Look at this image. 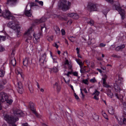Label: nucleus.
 <instances>
[{
    "label": "nucleus",
    "mask_w": 126,
    "mask_h": 126,
    "mask_svg": "<svg viewBox=\"0 0 126 126\" xmlns=\"http://www.w3.org/2000/svg\"><path fill=\"white\" fill-rule=\"evenodd\" d=\"M35 1L38 2L40 5L41 6H43V3L42 1H39L38 0H35Z\"/></svg>",
    "instance_id": "30"
},
{
    "label": "nucleus",
    "mask_w": 126,
    "mask_h": 126,
    "mask_svg": "<svg viewBox=\"0 0 126 126\" xmlns=\"http://www.w3.org/2000/svg\"><path fill=\"white\" fill-rule=\"evenodd\" d=\"M103 76L104 77L102 78V79L103 80V86L107 88L111 87L109 85L107 84L106 82V79L107 78V76L106 74L104 75Z\"/></svg>",
    "instance_id": "11"
},
{
    "label": "nucleus",
    "mask_w": 126,
    "mask_h": 126,
    "mask_svg": "<svg viewBox=\"0 0 126 126\" xmlns=\"http://www.w3.org/2000/svg\"><path fill=\"white\" fill-rule=\"evenodd\" d=\"M4 50V48L1 46H0V52H2Z\"/></svg>",
    "instance_id": "46"
},
{
    "label": "nucleus",
    "mask_w": 126,
    "mask_h": 126,
    "mask_svg": "<svg viewBox=\"0 0 126 126\" xmlns=\"http://www.w3.org/2000/svg\"><path fill=\"white\" fill-rule=\"evenodd\" d=\"M54 29L56 34L58 35L60 33V29L58 27L56 26H54Z\"/></svg>",
    "instance_id": "19"
},
{
    "label": "nucleus",
    "mask_w": 126,
    "mask_h": 126,
    "mask_svg": "<svg viewBox=\"0 0 126 126\" xmlns=\"http://www.w3.org/2000/svg\"><path fill=\"white\" fill-rule=\"evenodd\" d=\"M73 75L77 77L78 76V73L77 72H74L73 73Z\"/></svg>",
    "instance_id": "53"
},
{
    "label": "nucleus",
    "mask_w": 126,
    "mask_h": 126,
    "mask_svg": "<svg viewBox=\"0 0 126 126\" xmlns=\"http://www.w3.org/2000/svg\"><path fill=\"white\" fill-rule=\"evenodd\" d=\"M8 96L7 94L3 92L0 93V110L1 109V102H3L7 100L8 99Z\"/></svg>",
    "instance_id": "6"
},
{
    "label": "nucleus",
    "mask_w": 126,
    "mask_h": 126,
    "mask_svg": "<svg viewBox=\"0 0 126 126\" xmlns=\"http://www.w3.org/2000/svg\"><path fill=\"white\" fill-rule=\"evenodd\" d=\"M54 87H56L57 88V91L58 92H59L60 90V87L58 85V83L56 82L54 85Z\"/></svg>",
    "instance_id": "22"
},
{
    "label": "nucleus",
    "mask_w": 126,
    "mask_h": 126,
    "mask_svg": "<svg viewBox=\"0 0 126 126\" xmlns=\"http://www.w3.org/2000/svg\"><path fill=\"white\" fill-rule=\"evenodd\" d=\"M126 124V119L124 118V119L123 120V124Z\"/></svg>",
    "instance_id": "59"
},
{
    "label": "nucleus",
    "mask_w": 126,
    "mask_h": 126,
    "mask_svg": "<svg viewBox=\"0 0 126 126\" xmlns=\"http://www.w3.org/2000/svg\"><path fill=\"white\" fill-rule=\"evenodd\" d=\"M103 113L102 114H103V116H104V117L105 119H107L108 120V118L107 115L105 113V112H103V113Z\"/></svg>",
    "instance_id": "42"
},
{
    "label": "nucleus",
    "mask_w": 126,
    "mask_h": 126,
    "mask_svg": "<svg viewBox=\"0 0 126 126\" xmlns=\"http://www.w3.org/2000/svg\"><path fill=\"white\" fill-rule=\"evenodd\" d=\"M111 56L112 57L115 58H121V57L120 56L118 55H117L115 54H113L111 55Z\"/></svg>",
    "instance_id": "32"
},
{
    "label": "nucleus",
    "mask_w": 126,
    "mask_h": 126,
    "mask_svg": "<svg viewBox=\"0 0 126 126\" xmlns=\"http://www.w3.org/2000/svg\"><path fill=\"white\" fill-rule=\"evenodd\" d=\"M74 96L75 97V98L78 101L80 100L79 99V97L76 94V93L74 92Z\"/></svg>",
    "instance_id": "36"
},
{
    "label": "nucleus",
    "mask_w": 126,
    "mask_h": 126,
    "mask_svg": "<svg viewBox=\"0 0 126 126\" xmlns=\"http://www.w3.org/2000/svg\"><path fill=\"white\" fill-rule=\"evenodd\" d=\"M88 24H90L91 25H93L94 24V22L92 20H91L90 21L87 22Z\"/></svg>",
    "instance_id": "35"
},
{
    "label": "nucleus",
    "mask_w": 126,
    "mask_h": 126,
    "mask_svg": "<svg viewBox=\"0 0 126 126\" xmlns=\"http://www.w3.org/2000/svg\"><path fill=\"white\" fill-rule=\"evenodd\" d=\"M125 47V45L124 44H123L121 46H119V47H120L121 49H122L123 48H124Z\"/></svg>",
    "instance_id": "55"
},
{
    "label": "nucleus",
    "mask_w": 126,
    "mask_h": 126,
    "mask_svg": "<svg viewBox=\"0 0 126 126\" xmlns=\"http://www.w3.org/2000/svg\"><path fill=\"white\" fill-rule=\"evenodd\" d=\"M72 21L71 20H69L68 21L67 23L69 24V25H70L72 23Z\"/></svg>",
    "instance_id": "63"
},
{
    "label": "nucleus",
    "mask_w": 126,
    "mask_h": 126,
    "mask_svg": "<svg viewBox=\"0 0 126 126\" xmlns=\"http://www.w3.org/2000/svg\"><path fill=\"white\" fill-rule=\"evenodd\" d=\"M3 17L8 19L14 20L15 17L12 16L9 11L5 10L1 14Z\"/></svg>",
    "instance_id": "5"
},
{
    "label": "nucleus",
    "mask_w": 126,
    "mask_h": 126,
    "mask_svg": "<svg viewBox=\"0 0 126 126\" xmlns=\"http://www.w3.org/2000/svg\"><path fill=\"white\" fill-rule=\"evenodd\" d=\"M96 81V80L95 78L92 79L90 80V81L92 83H94Z\"/></svg>",
    "instance_id": "45"
},
{
    "label": "nucleus",
    "mask_w": 126,
    "mask_h": 126,
    "mask_svg": "<svg viewBox=\"0 0 126 126\" xmlns=\"http://www.w3.org/2000/svg\"><path fill=\"white\" fill-rule=\"evenodd\" d=\"M100 46L102 47H104L106 46V44H104L103 43H101L100 44Z\"/></svg>",
    "instance_id": "58"
},
{
    "label": "nucleus",
    "mask_w": 126,
    "mask_h": 126,
    "mask_svg": "<svg viewBox=\"0 0 126 126\" xmlns=\"http://www.w3.org/2000/svg\"><path fill=\"white\" fill-rule=\"evenodd\" d=\"M67 15L69 16L74 19H78L79 18V16L78 15L75 13L68 14H67Z\"/></svg>",
    "instance_id": "13"
},
{
    "label": "nucleus",
    "mask_w": 126,
    "mask_h": 126,
    "mask_svg": "<svg viewBox=\"0 0 126 126\" xmlns=\"http://www.w3.org/2000/svg\"><path fill=\"white\" fill-rule=\"evenodd\" d=\"M80 72L81 73H85V72L84 71V70H83L82 69H81L80 70Z\"/></svg>",
    "instance_id": "64"
},
{
    "label": "nucleus",
    "mask_w": 126,
    "mask_h": 126,
    "mask_svg": "<svg viewBox=\"0 0 126 126\" xmlns=\"http://www.w3.org/2000/svg\"><path fill=\"white\" fill-rule=\"evenodd\" d=\"M69 64L68 61V60H65V64H67L68 65Z\"/></svg>",
    "instance_id": "60"
},
{
    "label": "nucleus",
    "mask_w": 126,
    "mask_h": 126,
    "mask_svg": "<svg viewBox=\"0 0 126 126\" xmlns=\"http://www.w3.org/2000/svg\"><path fill=\"white\" fill-rule=\"evenodd\" d=\"M30 7L31 8L34 6H37L39 7L38 5L35 3L34 2H31L30 3Z\"/></svg>",
    "instance_id": "25"
},
{
    "label": "nucleus",
    "mask_w": 126,
    "mask_h": 126,
    "mask_svg": "<svg viewBox=\"0 0 126 126\" xmlns=\"http://www.w3.org/2000/svg\"><path fill=\"white\" fill-rule=\"evenodd\" d=\"M68 65V68L70 69H71V70H72L71 69V68L72 67V65L70 64H69Z\"/></svg>",
    "instance_id": "56"
},
{
    "label": "nucleus",
    "mask_w": 126,
    "mask_h": 126,
    "mask_svg": "<svg viewBox=\"0 0 126 126\" xmlns=\"http://www.w3.org/2000/svg\"><path fill=\"white\" fill-rule=\"evenodd\" d=\"M4 119L7 121L8 123L12 125V126H17L15 123L18 120V118L14 117L13 115H5L4 117Z\"/></svg>",
    "instance_id": "2"
},
{
    "label": "nucleus",
    "mask_w": 126,
    "mask_h": 126,
    "mask_svg": "<svg viewBox=\"0 0 126 126\" xmlns=\"http://www.w3.org/2000/svg\"><path fill=\"white\" fill-rule=\"evenodd\" d=\"M24 13L25 15L28 17H31L32 15V14L31 13V10H26Z\"/></svg>",
    "instance_id": "17"
},
{
    "label": "nucleus",
    "mask_w": 126,
    "mask_h": 126,
    "mask_svg": "<svg viewBox=\"0 0 126 126\" xmlns=\"http://www.w3.org/2000/svg\"><path fill=\"white\" fill-rule=\"evenodd\" d=\"M62 34V35H64L65 34V32L64 29H62L61 30Z\"/></svg>",
    "instance_id": "54"
},
{
    "label": "nucleus",
    "mask_w": 126,
    "mask_h": 126,
    "mask_svg": "<svg viewBox=\"0 0 126 126\" xmlns=\"http://www.w3.org/2000/svg\"><path fill=\"white\" fill-rule=\"evenodd\" d=\"M94 119L95 121H98L99 119L98 116L95 115H94Z\"/></svg>",
    "instance_id": "31"
},
{
    "label": "nucleus",
    "mask_w": 126,
    "mask_h": 126,
    "mask_svg": "<svg viewBox=\"0 0 126 126\" xmlns=\"http://www.w3.org/2000/svg\"><path fill=\"white\" fill-rule=\"evenodd\" d=\"M29 105L30 107L31 110L35 114L36 116L38 117H40L41 116L37 113L34 107V104L32 102H30L29 103Z\"/></svg>",
    "instance_id": "7"
},
{
    "label": "nucleus",
    "mask_w": 126,
    "mask_h": 126,
    "mask_svg": "<svg viewBox=\"0 0 126 126\" xmlns=\"http://www.w3.org/2000/svg\"><path fill=\"white\" fill-rule=\"evenodd\" d=\"M88 9L91 11L97 10L96 4L93 3H90L88 5Z\"/></svg>",
    "instance_id": "8"
},
{
    "label": "nucleus",
    "mask_w": 126,
    "mask_h": 126,
    "mask_svg": "<svg viewBox=\"0 0 126 126\" xmlns=\"http://www.w3.org/2000/svg\"><path fill=\"white\" fill-rule=\"evenodd\" d=\"M17 87L18 88L22 87V83L21 82H18L17 83Z\"/></svg>",
    "instance_id": "33"
},
{
    "label": "nucleus",
    "mask_w": 126,
    "mask_h": 126,
    "mask_svg": "<svg viewBox=\"0 0 126 126\" xmlns=\"http://www.w3.org/2000/svg\"><path fill=\"white\" fill-rule=\"evenodd\" d=\"M4 88V86L0 84V90Z\"/></svg>",
    "instance_id": "57"
},
{
    "label": "nucleus",
    "mask_w": 126,
    "mask_h": 126,
    "mask_svg": "<svg viewBox=\"0 0 126 126\" xmlns=\"http://www.w3.org/2000/svg\"><path fill=\"white\" fill-rule=\"evenodd\" d=\"M46 57V54L45 53L40 57L39 62L41 65H43L44 63L46 62V61L45 60Z\"/></svg>",
    "instance_id": "9"
},
{
    "label": "nucleus",
    "mask_w": 126,
    "mask_h": 126,
    "mask_svg": "<svg viewBox=\"0 0 126 126\" xmlns=\"http://www.w3.org/2000/svg\"><path fill=\"white\" fill-rule=\"evenodd\" d=\"M57 17L59 19L61 20L66 21L68 19L66 17H62L60 16H58Z\"/></svg>",
    "instance_id": "21"
},
{
    "label": "nucleus",
    "mask_w": 126,
    "mask_h": 126,
    "mask_svg": "<svg viewBox=\"0 0 126 126\" xmlns=\"http://www.w3.org/2000/svg\"><path fill=\"white\" fill-rule=\"evenodd\" d=\"M71 3L68 1V3L66 0H63L59 3L58 6L63 11H65L68 10L70 7Z\"/></svg>",
    "instance_id": "1"
},
{
    "label": "nucleus",
    "mask_w": 126,
    "mask_h": 126,
    "mask_svg": "<svg viewBox=\"0 0 126 126\" xmlns=\"http://www.w3.org/2000/svg\"><path fill=\"white\" fill-rule=\"evenodd\" d=\"M7 81L5 79H4L2 80V82L1 83V84L3 85H4L6 83Z\"/></svg>",
    "instance_id": "41"
},
{
    "label": "nucleus",
    "mask_w": 126,
    "mask_h": 126,
    "mask_svg": "<svg viewBox=\"0 0 126 126\" xmlns=\"http://www.w3.org/2000/svg\"><path fill=\"white\" fill-rule=\"evenodd\" d=\"M20 70H21V69H20V68H17V71L16 72V73H17V74H20V75H21V71H19Z\"/></svg>",
    "instance_id": "40"
},
{
    "label": "nucleus",
    "mask_w": 126,
    "mask_h": 126,
    "mask_svg": "<svg viewBox=\"0 0 126 126\" xmlns=\"http://www.w3.org/2000/svg\"><path fill=\"white\" fill-rule=\"evenodd\" d=\"M118 120V123L120 125L123 124V121L124 119V117L123 116L119 117L118 118L117 116L115 117Z\"/></svg>",
    "instance_id": "12"
},
{
    "label": "nucleus",
    "mask_w": 126,
    "mask_h": 126,
    "mask_svg": "<svg viewBox=\"0 0 126 126\" xmlns=\"http://www.w3.org/2000/svg\"><path fill=\"white\" fill-rule=\"evenodd\" d=\"M46 29V28L45 27V26L44 25L43 26H41V30L42 32L43 30L45 31Z\"/></svg>",
    "instance_id": "47"
},
{
    "label": "nucleus",
    "mask_w": 126,
    "mask_h": 126,
    "mask_svg": "<svg viewBox=\"0 0 126 126\" xmlns=\"http://www.w3.org/2000/svg\"><path fill=\"white\" fill-rule=\"evenodd\" d=\"M40 23H42L45 22L47 20V18L45 17H42L40 19Z\"/></svg>",
    "instance_id": "27"
},
{
    "label": "nucleus",
    "mask_w": 126,
    "mask_h": 126,
    "mask_svg": "<svg viewBox=\"0 0 126 126\" xmlns=\"http://www.w3.org/2000/svg\"><path fill=\"white\" fill-rule=\"evenodd\" d=\"M52 71L56 73L58 71V70L56 67H53Z\"/></svg>",
    "instance_id": "37"
},
{
    "label": "nucleus",
    "mask_w": 126,
    "mask_h": 126,
    "mask_svg": "<svg viewBox=\"0 0 126 126\" xmlns=\"http://www.w3.org/2000/svg\"><path fill=\"white\" fill-rule=\"evenodd\" d=\"M10 60L11 61V63L12 64L13 66H15L16 64V62L15 59L13 57L11 58Z\"/></svg>",
    "instance_id": "16"
},
{
    "label": "nucleus",
    "mask_w": 126,
    "mask_h": 126,
    "mask_svg": "<svg viewBox=\"0 0 126 126\" xmlns=\"http://www.w3.org/2000/svg\"><path fill=\"white\" fill-rule=\"evenodd\" d=\"M113 8L118 11L119 13L122 16L123 19L125 18V12L123 9L121 8L119 4L118 5L114 4L113 5Z\"/></svg>",
    "instance_id": "3"
},
{
    "label": "nucleus",
    "mask_w": 126,
    "mask_h": 126,
    "mask_svg": "<svg viewBox=\"0 0 126 126\" xmlns=\"http://www.w3.org/2000/svg\"><path fill=\"white\" fill-rule=\"evenodd\" d=\"M63 79L66 83L67 84H68L69 83L70 81V79L69 78H67V81H66L64 78H63Z\"/></svg>",
    "instance_id": "44"
},
{
    "label": "nucleus",
    "mask_w": 126,
    "mask_h": 126,
    "mask_svg": "<svg viewBox=\"0 0 126 126\" xmlns=\"http://www.w3.org/2000/svg\"><path fill=\"white\" fill-rule=\"evenodd\" d=\"M13 113L15 115L18 117L23 116L24 115L23 113L19 109H15L13 111Z\"/></svg>",
    "instance_id": "10"
},
{
    "label": "nucleus",
    "mask_w": 126,
    "mask_h": 126,
    "mask_svg": "<svg viewBox=\"0 0 126 126\" xmlns=\"http://www.w3.org/2000/svg\"><path fill=\"white\" fill-rule=\"evenodd\" d=\"M18 92L20 94H21L22 93V91H23V88H18Z\"/></svg>",
    "instance_id": "34"
},
{
    "label": "nucleus",
    "mask_w": 126,
    "mask_h": 126,
    "mask_svg": "<svg viewBox=\"0 0 126 126\" xmlns=\"http://www.w3.org/2000/svg\"><path fill=\"white\" fill-rule=\"evenodd\" d=\"M40 19H36L35 20V23H37V24H39L40 23Z\"/></svg>",
    "instance_id": "50"
},
{
    "label": "nucleus",
    "mask_w": 126,
    "mask_h": 126,
    "mask_svg": "<svg viewBox=\"0 0 126 126\" xmlns=\"http://www.w3.org/2000/svg\"><path fill=\"white\" fill-rule=\"evenodd\" d=\"M56 58H53V62L54 63H57V61L56 60L58 59L57 57H56Z\"/></svg>",
    "instance_id": "51"
},
{
    "label": "nucleus",
    "mask_w": 126,
    "mask_h": 126,
    "mask_svg": "<svg viewBox=\"0 0 126 126\" xmlns=\"http://www.w3.org/2000/svg\"><path fill=\"white\" fill-rule=\"evenodd\" d=\"M33 35L34 36V37L36 40H37L39 39L40 37V34L39 33L34 35L33 34Z\"/></svg>",
    "instance_id": "26"
},
{
    "label": "nucleus",
    "mask_w": 126,
    "mask_h": 126,
    "mask_svg": "<svg viewBox=\"0 0 126 126\" xmlns=\"http://www.w3.org/2000/svg\"><path fill=\"white\" fill-rule=\"evenodd\" d=\"M5 101H6V102L7 103L10 104H11L13 102V101L11 99H8L7 100H6Z\"/></svg>",
    "instance_id": "38"
},
{
    "label": "nucleus",
    "mask_w": 126,
    "mask_h": 126,
    "mask_svg": "<svg viewBox=\"0 0 126 126\" xmlns=\"http://www.w3.org/2000/svg\"><path fill=\"white\" fill-rule=\"evenodd\" d=\"M7 26L14 30L20 28V27L19 26L18 22L16 20L9 22L7 24Z\"/></svg>",
    "instance_id": "4"
},
{
    "label": "nucleus",
    "mask_w": 126,
    "mask_h": 126,
    "mask_svg": "<svg viewBox=\"0 0 126 126\" xmlns=\"http://www.w3.org/2000/svg\"><path fill=\"white\" fill-rule=\"evenodd\" d=\"M76 60L77 63L79 65H81L82 64V63L81 61V60L79 59H76Z\"/></svg>",
    "instance_id": "29"
},
{
    "label": "nucleus",
    "mask_w": 126,
    "mask_h": 126,
    "mask_svg": "<svg viewBox=\"0 0 126 126\" xmlns=\"http://www.w3.org/2000/svg\"><path fill=\"white\" fill-rule=\"evenodd\" d=\"M32 29V28H30L27 31L25 32L24 33L25 35H27V37L28 39L29 40H31L32 38V36L30 34V31H31Z\"/></svg>",
    "instance_id": "15"
},
{
    "label": "nucleus",
    "mask_w": 126,
    "mask_h": 126,
    "mask_svg": "<svg viewBox=\"0 0 126 126\" xmlns=\"http://www.w3.org/2000/svg\"><path fill=\"white\" fill-rule=\"evenodd\" d=\"M76 50L77 51V53H79V48L78 47H77L76 48Z\"/></svg>",
    "instance_id": "61"
},
{
    "label": "nucleus",
    "mask_w": 126,
    "mask_h": 126,
    "mask_svg": "<svg viewBox=\"0 0 126 126\" xmlns=\"http://www.w3.org/2000/svg\"><path fill=\"white\" fill-rule=\"evenodd\" d=\"M28 59L26 58L23 61V65L26 66L28 64Z\"/></svg>",
    "instance_id": "24"
},
{
    "label": "nucleus",
    "mask_w": 126,
    "mask_h": 126,
    "mask_svg": "<svg viewBox=\"0 0 126 126\" xmlns=\"http://www.w3.org/2000/svg\"><path fill=\"white\" fill-rule=\"evenodd\" d=\"M5 72L2 70H0V77H3L4 74Z\"/></svg>",
    "instance_id": "28"
},
{
    "label": "nucleus",
    "mask_w": 126,
    "mask_h": 126,
    "mask_svg": "<svg viewBox=\"0 0 126 126\" xmlns=\"http://www.w3.org/2000/svg\"><path fill=\"white\" fill-rule=\"evenodd\" d=\"M0 40L2 39L3 41H4L5 39V37L3 36L0 35Z\"/></svg>",
    "instance_id": "48"
},
{
    "label": "nucleus",
    "mask_w": 126,
    "mask_h": 126,
    "mask_svg": "<svg viewBox=\"0 0 126 126\" xmlns=\"http://www.w3.org/2000/svg\"><path fill=\"white\" fill-rule=\"evenodd\" d=\"M29 88L30 92L31 93H32L33 92V89L32 87L31 86V87H30L29 86Z\"/></svg>",
    "instance_id": "49"
},
{
    "label": "nucleus",
    "mask_w": 126,
    "mask_h": 126,
    "mask_svg": "<svg viewBox=\"0 0 126 126\" xmlns=\"http://www.w3.org/2000/svg\"><path fill=\"white\" fill-rule=\"evenodd\" d=\"M107 94L110 97L112 98L113 96L112 93H111V90L108 89L107 90Z\"/></svg>",
    "instance_id": "20"
},
{
    "label": "nucleus",
    "mask_w": 126,
    "mask_h": 126,
    "mask_svg": "<svg viewBox=\"0 0 126 126\" xmlns=\"http://www.w3.org/2000/svg\"><path fill=\"white\" fill-rule=\"evenodd\" d=\"M21 32L19 30H17L16 32L17 36V37H19L20 35Z\"/></svg>",
    "instance_id": "39"
},
{
    "label": "nucleus",
    "mask_w": 126,
    "mask_h": 126,
    "mask_svg": "<svg viewBox=\"0 0 126 126\" xmlns=\"http://www.w3.org/2000/svg\"><path fill=\"white\" fill-rule=\"evenodd\" d=\"M115 90H116H116H117H117H120V87L119 86H118L117 87V89L116 88V86H115Z\"/></svg>",
    "instance_id": "62"
},
{
    "label": "nucleus",
    "mask_w": 126,
    "mask_h": 126,
    "mask_svg": "<svg viewBox=\"0 0 126 126\" xmlns=\"http://www.w3.org/2000/svg\"><path fill=\"white\" fill-rule=\"evenodd\" d=\"M121 49L119 46L115 48V50L117 51H118L120 50Z\"/></svg>",
    "instance_id": "52"
},
{
    "label": "nucleus",
    "mask_w": 126,
    "mask_h": 126,
    "mask_svg": "<svg viewBox=\"0 0 126 126\" xmlns=\"http://www.w3.org/2000/svg\"><path fill=\"white\" fill-rule=\"evenodd\" d=\"M88 80L87 79L82 80V82L86 84H88Z\"/></svg>",
    "instance_id": "43"
},
{
    "label": "nucleus",
    "mask_w": 126,
    "mask_h": 126,
    "mask_svg": "<svg viewBox=\"0 0 126 126\" xmlns=\"http://www.w3.org/2000/svg\"><path fill=\"white\" fill-rule=\"evenodd\" d=\"M108 111L109 113L112 115L114 113V111L113 108L112 107H110Z\"/></svg>",
    "instance_id": "23"
},
{
    "label": "nucleus",
    "mask_w": 126,
    "mask_h": 126,
    "mask_svg": "<svg viewBox=\"0 0 126 126\" xmlns=\"http://www.w3.org/2000/svg\"><path fill=\"white\" fill-rule=\"evenodd\" d=\"M17 0H7V3L10 5H14L16 1Z\"/></svg>",
    "instance_id": "18"
},
{
    "label": "nucleus",
    "mask_w": 126,
    "mask_h": 126,
    "mask_svg": "<svg viewBox=\"0 0 126 126\" xmlns=\"http://www.w3.org/2000/svg\"><path fill=\"white\" fill-rule=\"evenodd\" d=\"M100 92L96 89H95L94 92L92 94V95H94V98L95 99L98 100L99 98L98 96L99 95Z\"/></svg>",
    "instance_id": "14"
}]
</instances>
